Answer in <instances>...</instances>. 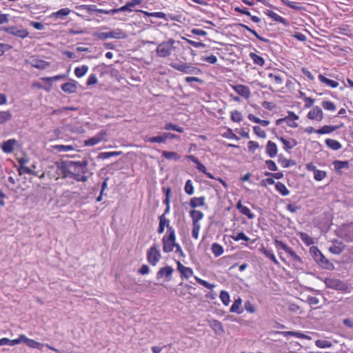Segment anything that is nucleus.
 I'll use <instances>...</instances> for the list:
<instances>
[{
    "label": "nucleus",
    "mask_w": 353,
    "mask_h": 353,
    "mask_svg": "<svg viewBox=\"0 0 353 353\" xmlns=\"http://www.w3.org/2000/svg\"><path fill=\"white\" fill-rule=\"evenodd\" d=\"M315 345L319 348L330 347L332 343L327 340L317 339L315 341Z\"/></svg>",
    "instance_id": "5fc2aeb1"
},
{
    "label": "nucleus",
    "mask_w": 353,
    "mask_h": 353,
    "mask_svg": "<svg viewBox=\"0 0 353 353\" xmlns=\"http://www.w3.org/2000/svg\"><path fill=\"white\" fill-rule=\"evenodd\" d=\"M170 66L172 68L185 74H194L199 75L202 73V70L200 68H196L192 64H188L182 61L171 62L170 63Z\"/></svg>",
    "instance_id": "39448f33"
},
{
    "label": "nucleus",
    "mask_w": 353,
    "mask_h": 353,
    "mask_svg": "<svg viewBox=\"0 0 353 353\" xmlns=\"http://www.w3.org/2000/svg\"><path fill=\"white\" fill-rule=\"evenodd\" d=\"M325 143L329 148L333 150H339L342 148V145L339 141L330 138L325 140Z\"/></svg>",
    "instance_id": "473e14b6"
},
{
    "label": "nucleus",
    "mask_w": 353,
    "mask_h": 353,
    "mask_svg": "<svg viewBox=\"0 0 353 353\" xmlns=\"http://www.w3.org/2000/svg\"><path fill=\"white\" fill-rule=\"evenodd\" d=\"M79 9L86 10L90 14H92L94 12H96V10H97L96 5H81Z\"/></svg>",
    "instance_id": "0e129e2a"
},
{
    "label": "nucleus",
    "mask_w": 353,
    "mask_h": 353,
    "mask_svg": "<svg viewBox=\"0 0 353 353\" xmlns=\"http://www.w3.org/2000/svg\"><path fill=\"white\" fill-rule=\"evenodd\" d=\"M81 163V173L83 174L82 175H85V174L88 172V165L89 164L87 157H84Z\"/></svg>",
    "instance_id": "338daca9"
},
{
    "label": "nucleus",
    "mask_w": 353,
    "mask_h": 353,
    "mask_svg": "<svg viewBox=\"0 0 353 353\" xmlns=\"http://www.w3.org/2000/svg\"><path fill=\"white\" fill-rule=\"evenodd\" d=\"M265 152L270 158L275 157L278 152L276 144L272 141H268L266 144Z\"/></svg>",
    "instance_id": "b1692460"
},
{
    "label": "nucleus",
    "mask_w": 353,
    "mask_h": 353,
    "mask_svg": "<svg viewBox=\"0 0 353 353\" xmlns=\"http://www.w3.org/2000/svg\"><path fill=\"white\" fill-rule=\"evenodd\" d=\"M318 77L321 83L325 84L326 85H327L329 87L335 88L339 86V83L337 81L330 79L321 74H320Z\"/></svg>",
    "instance_id": "f704fd0d"
},
{
    "label": "nucleus",
    "mask_w": 353,
    "mask_h": 353,
    "mask_svg": "<svg viewBox=\"0 0 353 353\" xmlns=\"http://www.w3.org/2000/svg\"><path fill=\"white\" fill-rule=\"evenodd\" d=\"M68 78L67 74H58L54 77H43L42 78V80L44 83L48 84V87H46L44 89L50 92L52 87V83L54 81H59V80H65Z\"/></svg>",
    "instance_id": "ddd939ff"
},
{
    "label": "nucleus",
    "mask_w": 353,
    "mask_h": 353,
    "mask_svg": "<svg viewBox=\"0 0 353 353\" xmlns=\"http://www.w3.org/2000/svg\"><path fill=\"white\" fill-rule=\"evenodd\" d=\"M336 130V128L334 125H323V127L316 130V133L319 134H330Z\"/></svg>",
    "instance_id": "c03bdc74"
},
{
    "label": "nucleus",
    "mask_w": 353,
    "mask_h": 353,
    "mask_svg": "<svg viewBox=\"0 0 353 353\" xmlns=\"http://www.w3.org/2000/svg\"><path fill=\"white\" fill-rule=\"evenodd\" d=\"M12 119V114L10 110L0 111V125L3 124Z\"/></svg>",
    "instance_id": "79ce46f5"
},
{
    "label": "nucleus",
    "mask_w": 353,
    "mask_h": 353,
    "mask_svg": "<svg viewBox=\"0 0 353 353\" xmlns=\"http://www.w3.org/2000/svg\"><path fill=\"white\" fill-rule=\"evenodd\" d=\"M21 342L26 343L31 348H35L39 350H41L44 346V344L37 342L34 339H29L25 334H21Z\"/></svg>",
    "instance_id": "2eb2a0df"
},
{
    "label": "nucleus",
    "mask_w": 353,
    "mask_h": 353,
    "mask_svg": "<svg viewBox=\"0 0 353 353\" xmlns=\"http://www.w3.org/2000/svg\"><path fill=\"white\" fill-rule=\"evenodd\" d=\"M18 172L20 175H22L23 174H32V175H34V176L37 175L36 172L33 171L30 168L25 166V165L22 166V167H19L18 168Z\"/></svg>",
    "instance_id": "e2e57ef3"
},
{
    "label": "nucleus",
    "mask_w": 353,
    "mask_h": 353,
    "mask_svg": "<svg viewBox=\"0 0 353 353\" xmlns=\"http://www.w3.org/2000/svg\"><path fill=\"white\" fill-rule=\"evenodd\" d=\"M332 165L334 167L335 171L339 174H342V169H350V162L348 161H340V160H335L332 162Z\"/></svg>",
    "instance_id": "aec40b11"
},
{
    "label": "nucleus",
    "mask_w": 353,
    "mask_h": 353,
    "mask_svg": "<svg viewBox=\"0 0 353 353\" xmlns=\"http://www.w3.org/2000/svg\"><path fill=\"white\" fill-rule=\"evenodd\" d=\"M241 303L242 300L240 297L235 299L230 309V312L239 314H241L243 312V310L241 308Z\"/></svg>",
    "instance_id": "2f4dec72"
},
{
    "label": "nucleus",
    "mask_w": 353,
    "mask_h": 353,
    "mask_svg": "<svg viewBox=\"0 0 353 353\" xmlns=\"http://www.w3.org/2000/svg\"><path fill=\"white\" fill-rule=\"evenodd\" d=\"M158 247L157 244H154L148 250L146 253L147 261L152 266H155L161 259V254Z\"/></svg>",
    "instance_id": "423d86ee"
},
{
    "label": "nucleus",
    "mask_w": 353,
    "mask_h": 353,
    "mask_svg": "<svg viewBox=\"0 0 353 353\" xmlns=\"http://www.w3.org/2000/svg\"><path fill=\"white\" fill-rule=\"evenodd\" d=\"M141 2L142 0H131L130 1L127 2L124 6H121V8L123 12H132L133 11L132 8L141 4Z\"/></svg>",
    "instance_id": "ea45409f"
},
{
    "label": "nucleus",
    "mask_w": 353,
    "mask_h": 353,
    "mask_svg": "<svg viewBox=\"0 0 353 353\" xmlns=\"http://www.w3.org/2000/svg\"><path fill=\"white\" fill-rule=\"evenodd\" d=\"M163 250L165 253H169L173 251L176 245L175 232L170 234H165L162 238Z\"/></svg>",
    "instance_id": "0eeeda50"
},
{
    "label": "nucleus",
    "mask_w": 353,
    "mask_h": 353,
    "mask_svg": "<svg viewBox=\"0 0 353 353\" xmlns=\"http://www.w3.org/2000/svg\"><path fill=\"white\" fill-rule=\"evenodd\" d=\"M54 150L57 152H66L74 150V146L72 145H54L52 146Z\"/></svg>",
    "instance_id": "603ef678"
},
{
    "label": "nucleus",
    "mask_w": 353,
    "mask_h": 353,
    "mask_svg": "<svg viewBox=\"0 0 353 353\" xmlns=\"http://www.w3.org/2000/svg\"><path fill=\"white\" fill-rule=\"evenodd\" d=\"M122 154H123V152L121 151L103 152H100L98 154L97 158L100 159H108L110 157H115L120 156Z\"/></svg>",
    "instance_id": "c9c22d12"
},
{
    "label": "nucleus",
    "mask_w": 353,
    "mask_h": 353,
    "mask_svg": "<svg viewBox=\"0 0 353 353\" xmlns=\"http://www.w3.org/2000/svg\"><path fill=\"white\" fill-rule=\"evenodd\" d=\"M163 129L165 130H174L180 133H183L184 132V130L182 127L175 125L171 122L166 123L163 127Z\"/></svg>",
    "instance_id": "09e8293b"
},
{
    "label": "nucleus",
    "mask_w": 353,
    "mask_h": 353,
    "mask_svg": "<svg viewBox=\"0 0 353 353\" xmlns=\"http://www.w3.org/2000/svg\"><path fill=\"white\" fill-rule=\"evenodd\" d=\"M235 92L240 96L245 99H248L250 97V88L244 85H236L233 87Z\"/></svg>",
    "instance_id": "5701e85b"
},
{
    "label": "nucleus",
    "mask_w": 353,
    "mask_h": 353,
    "mask_svg": "<svg viewBox=\"0 0 353 353\" xmlns=\"http://www.w3.org/2000/svg\"><path fill=\"white\" fill-rule=\"evenodd\" d=\"M174 270L170 265H166L161 268L157 272L156 278L157 280L164 279V281H170Z\"/></svg>",
    "instance_id": "1a4fd4ad"
},
{
    "label": "nucleus",
    "mask_w": 353,
    "mask_h": 353,
    "mask_svg": "<svg viewBox=\"0 0 353 353\" xmlns=\"http://www.w3.org/2000/svg\"><path fill=\"white\" fill-rule=\"evenodd\" d=\"M21 343V334L18 339L11 340L8 338H2L0 339V346L1 345H10L13 346Z\"/></svg>",
    "instance_id": "58836bf2"
},
{
    "label": "nucleus",
    "mask_w": 353,
    "mask_h": 353,
    "mask_svg": "<svg viewBox=\"0 0 353 353\" xmlns=\"http://www.w3.org/2000/svg\"><path fill=\"white\" fill-rule=\"evenodd\" d=\"M162 156L168 160L178 161L181 159V155L176 152L162 151Z\"/></svg>",
    "instance_id": "4c0bfd02"
},
{
    "label": "nucleus",
    "mask_w": 353,
    "mask_h": 353,
    "mask_svg": "<svg viewBox=\"0 0 353 353\" xmlns=\"http://www.w3.org/2000/svg\"><path fill=\"white\" fill-rule=\"evenodd\" d=\"M210 327L213 330L214 333L217 335H223L225 333V330L222 323L216 319L208 320Z\"/></svg>",
    "instance_id": "dca6fc26"
},
{
    "label": "nucleus",
    "mask_w": 353,
    "mask_h": 353,
    "mask_svg": "<svg viewBox=\"0 0 353 353\" xmlns=\"http://www.w3.org/2000/svg\"><path fill=\"white\" fill-rule=\"evenodd\" d=\"M211 250L216 257L221 256L224 252L223 246L217 243H214L212 245Z\"/></svg>",
    "instance_id": "49530a36"
},
{
    "label": "nucleus",
    "mask_w": 353,
    "mask_h": 353,
    "mask_svg": "<svg viewBox=\"0 0 353 353\" xmlns=\"http://www.w3.org/2000/svg\"><path fill=\"white\" fill-rule=\"evenodd\" d=\"M92 36L95 39L101 41H105L107 39H126L128 37L126 33L120 28H117L107 32H94L92 34Z\"/></svg>",
    "instance_id": "7ed1b4c3"
},
{
    "label": "nucleus",
    "mask_w": 353,
    "mask_h": 353,
    "mask_svg": "<svg viewBox=\"0 0 353 353\" xmlns=\"http://www.w3.org/2000/svg\"><path fill=\"white\" fill-rule=\"evenodd\" d=\"M156 51L158 57L165 58L171 54L172 49L170 48V44L163 41L158 45Z\"/></svg>",
    "instance_id": "f8f14e48"
},
{
    "label": "nucleus",
    "mask_w": 353,
    "mask_h": 353,
    "mask_svg": "<svg viewBox=\"0 0 353 353\" xmlns=\"http://www.w3.org/2000/svg\"><path fill=\"white\" fill-rule=\"evenodd\" d=\"M249 56L252 59L254 64L260 66H263L265 65V59L262 57L256 54L254 52H250Z\"/></svg>",
    "instance_id": "37998d69"
},
{
    "label": "nucleus",
    "mask_w": 353,
    "mask_h": 353,
    "mask_svg": "<svg viewBox=\"0 0 353 353\" xmlns=\"http://www.w3.org/2000/svg\"><path fill=\"white\" fill-rule=\"evenodd\" d=\"M324 283L328 288L341 291L342 292L350 293V288L347 283L338 279L325 278Z\"/></svg>",
    "instance_id": "20e7f679"
},
{
    "label": "nucleus",
    "mask_w": 353,
    "mask_h": 353,
    "mask_svg": "<svg viewBox=\"0 0 353 353\" xmlns=\"http://www.w3.org/2000/svg\"><path fill=\"white\" fill-rule=\"evenodd\" d=\"M231 237L235 241H238L240 240H243L245 241H250V238L243 232H239L236 234V235H235V236L233 235Z\"/></svg>",
    "instance_id": "680f3d73"
},
{
    "label": "nucleus",
    "mask_w": 353,
    "mask_h": 353,
    "mask_svg": "<svg viewBox=\"0 0 353 353\" xmlns=\"http://www.w3.org/2000/svg\"><path fill=\"white\" fill-rule=\"evenodd\" d=\"M185 158L187 159H189L192 162L194 163L195 164H196V168L200 171L202 173H205V171L207 170L206 168L205 167V165L201 163L200 162V161L199 160V159L193 155H186L185 156Z\"/></svg>",
    "instance_id": "72a5a7b5"
},
{
    "label": "nucleus",
    "mask_w": 353,
    "mask_h": 353,
    "mask_svg": "<svg viewBox=\"0 0 353 353\" xmlns=\"http://www.w3.org/2000/svg\"><path fill=\"white\" fill-rule=\"evenodd\" d=\"M159 223L157 229L158 234H163L165 231V228H167L166 234H170L175 232L172 226L170 225V220L161 214L159 216Z\"/></svg>",
    "instance_id": "9d476101"
},
{
    "label": "nucleus",
    "mask_w": 353,
    "mask_h": 353,
    "mask_svg": "<svg viewBox=\"0 0 353 353\" xmlns=\"http://www.w3.org/2000/svg\"><path fill=\"white\" fill-rule=\"evenodd\" d=\"M263 12L267 16L273 19L274 21H275L276 22H279V23L283 24L285 26H288L290 25L289 21L286 19L278 15L276 13L274 12L272 10H266Z\"/></svg>",
    "instance_id": "6ab92c4d"
},
{
    "label": "nucleus",
    "mask_w": 353,
    "mask_h": 353,
    "mask_svg": "<svg viewBox=\"0 0 353 353\" xmlns=\"http://www.w3.org/2000/svg\"><path fill=\"white\" fill-rule=\"evenodd\" d=\"M17 143V141L14 139H8L3 142L1 150L6 154L12 153L14 151V146Z\"/></svg>",
    "instance_id": "4be33fe9"
},
{
    "label": "nucleus",
    "mask_w": 353,
    "mask_h": 353,
    "mask_svg": "<svg viewBox=\"0 0 353 353\" xmlns=\"http://www.w3.org/2000/svg\"><path fill=\"white\" fill-rule=\"evenodd\" d=\"M0 30L21 39H25L29 35V32L26 29L19 30L17 26H14L8 27L2 26L0 28Z\"/></svg>",
    "instance_id": "6e6552de"
},
{
    "label": "nucleus",
    "mask_w": 353,
    "mask_h": 353,
    "mask_svg": "<svg viewBox=\"0 0 353 353\" xmlns=\"http://www.w3.org/2000/svg\"><path fill=\"white\" fill-rule=\"evenodd\" d=\"M274 245L278 250H283L286 253L291 249L286 243L276 238L274 239Z\"/></svg>",
    "instance_id": "864d4df0"
},
{
    "label": "nucleus",
    "mask_w": 353,
    "mask_h": 353,
    "mask_svg": "<svg viewBox=\"0 0 353 353\" xmlns=\"http://www.w3.org/2000/svg\"><path fill=\"white\" fill-rule=\"evenodd\" d=\"M322 107L327 110L334 111L336 110L335 104L330 101H323L321 103Z\"/></svg>",
    "instance_id": "69168bd1"
},
{
    "label": "nucleus",
    "mask_w": 353,
    "mask_h": 353,
    "mask_svg": "<svg viewBox=\"0 0 353 353\" xmlns=\"http://www.w3.org/2000/svg\"><path fill=\"white\" fill-rule=\"evenodd\" d=\"M288 7L294 9L296 11H305L306 9L303 6H298L296 2L290 1L288 0H281Z\"/></svg>",
    "instance_id": "a19ab883"
},
{
    "label": "nucleus",
    "mask_w": 353,
    "mask_h": 353,
    "mask_svg": "<svg viewBox=\"0 0 353 353\" xmlns=\"http://www.w3.org/2000/svg\"><path fill=\"white\" fill-rule=\"evenodd\" d=\"M205 196L193 197L190 199L189 205L192 208H193L192 210H194V208L197 207L204 206L205 204Z\"/></svg>",
    "instance_id": "cd10ccee"
},
{
    "label": "nucleus",
    "mask_w": 353,
    "mask_h": 353,
    "mask_svg": "<svg viewBox=\"0 0 353 353\" xmlns=\"http://www.w3.org/2000/svg\"><path fill=\"white\" fill-rule=\"evenodd\" d=\"M307 117L310 120L321 121L323 118V113L320 107L314 106L313 108L307 113Z\"/></svg>",
    "instance_id": "4468645a"
},
{
    "label": "nucleus",
    "mask_w": 353,
    "mask_h": 353,
    "mask_svg": "<svg viewBox=\"0 0 353 353\" xmlns=\"http://www.w3.org/2000/svg\"><path fill=\"white\" fill-rule=\"evenodd\" d=\"M310 253L315 262L323 269L333 270L334 266L320 251L316 246H312L310 248Z\"/></svg>",
    "instance_id": "f03ea898"
},
{
    "label": "nucleus",
    "mask_w": 353,
    "mask_h": 353,
    "mask_svg": "<svg viewBox=\"0 0 353 353\" xmlns=\"http://www.w3.org/2000/svg\"><path fill=\"white\" fill-rule=\"evenodd\" d=\"M179 139L180 136L170 132H163L161 134L156 137H150L148 141L150 143H165L167 139Z\"/></svg>",
    "instance_id": "9b49d317"
},
{
    "label": "nucleus",
    "mask_w": 353,
    "mask_h": 353,
    "mask_svg": "<svg viewBox=\"0 0 353 353\" xmlns=\"http://www.w3.org/2000/svg\"><path fill=\"white\" fill-rule=\"evenodd\" d=\"M54 164L57 168V173L61 174L63 179L70 178L78 182H86L88 179L86 175H81L80 173L70 170L69 168L71 167L70 161H57Z\"/></svg>",
    "instance_id": "f257e3e1"
},
{
    "label": "nucleus",
    "mask_w": 353,
    "mask_h": 353,
    "mask_svg": "<svg viewBox=\"0 0 353 353\" xmlns=\"http://www.w3.org/2000/svg\"><path fill=\"white\" fill-rule=\"evenodd\" d=\"M275 188L282 196H287L289 194L290 191L286 188L285 184L281 182H277L275 183Z\"/></svg>",
    "instance_id": "a18cd8bd"
},
{
    "label": "nucleus",
    "mask_w": 353,
    "mask_h": 353,
    "mask_svg": "<svg viewBox=\"0 0 353 353\" xmlns=\"http://www.w3.org/2000/svg\"><path fill=\"white\" fill-rule=\"evenodd\" d=\"M341 231L345 241L353 242V222L343 225Z\"/></svg>",
    "instance_id": "f3484780"
},
{
    "label": "nucleus",
    "mask_w": 353,
    "mask_h": 353,
    "mask_svg": "<svg viewBox=\"0 0 353 353\" xmlns=\"http://www.w3.org/2000/svg\"><path fill=\"white\" fill-rule=\"evenodd\" d=\"M230 118L233 122L236 123H240L243 120L242 114L238 110H234L231 112Z\"/></svg>",
    "instance_id": "6e6d98bb"
},
{
    "label": "nucleus",
    "mask_w": 353,
    "mask_h": 353,
    "mask_svg": "<svg viewBox=\"0 0 353 353\" xmlns=\"http://www.w3.org/2000/svg\"><path fill=\"white\" fill-rule=\"evenodd\" d=\"M190 216L192 220V224H200L199 221L203 218V213L200 210H192Z\"/></svg>",
    "instance_id": "7c9ffc66"
},
{
    "label": "nucleus",
    "mask_w": 353,
    "mask_h": 353,
    "mask_svg": "<svg viewBox=\"0 0 353 353\" xmlns=\"http://www.w3.org/2000/svg\"><path fill=\"white\" fill-rule=\"evenodd\" d=\"M184 190L185 193L188 195H192L194 194V188L190 179L185 182Z\"/></svg>",
    "instance_id": "052dcab7"
},
{
    "label": "nucleus",
    "mask_w": 353,
    "mask_h": 353,
    "mask_svg": "<svg viewBox=\"0 0 353 353\" xmlns=\"http://www.w3.org/2000/svg\"><path fill=\"white\" fill-rule=\"evenodd\" d=\"M327 176V172L323 170H316L314 172V178L316 181H322L323 179L325 178Z\"/></svg>",
    "instance_id": "bf43d9fd"
},
{
    "label": "nucleus",
    "mask_w": 353,
    "mask_h": 353,
    "mask_svg": "<svg viewBox=\"0 0 353 353\" xmlns=\"http://www.w3.org/2000/svg\"><path fill=\"white\" fill-rule=\"evenodd\" d=\"M88 70V66L83 65L81 67H77L74 69V74L78 77L81 78L83 77Z\"/></svg>",
    "instance_id": "8fccbe9b"
},
{
    "label": "nucleus",
    "mask_w": 353,
    "mask_h": 353,
    "mask_svg": "<svg viewBox=\"0 0 353 353\" xmlns=\"http://www.w3.org/2000/svg\"><path fill=\"white\" fill-rule=\"evenodd\" d=\"M139 12H141V13H143L145 17H157V18H161V19H165V18L166 17V14L163 12H149L148 11H144V10H139Z\"/></svg>",
    "instance_id": "de8ad7c7"
},
{
    "label": "nucleus",
    "mask_w": 353,
    "mask_h": 353,
    "mask_svg": "<svg viewBox=\"0 0 353 353\" xmlns=\"http://www.w3.org/2000/svg\"><path fill=\"white\" fill-rule=\"evenodd\" d=\"M260 250L267 258L270 259L275 265H279V262L276 259L272 250H268L263 247Z\"/></svg>",
    "instance_id": "e433bc0d"
},
{
    "label": "nucleus",
    "mask_w": 353,
    "mask_h": 353,
    "mask_svg": "<svg viewBox=\"0 0 353 353\" xmlns=\"http://www.w3.org/2000/svg\"><path fill=\"white\" fill-rule=\"evenodd\" d=\"M30 63L32 67L39 70H43L50 65L49 62L39 59H32Z\"/></svg>",
    "instance_id": "bb28decb"
},
{
    "label": "nucleus",
    "mask_w": 353,
    "mask_h": 353,
    "mask_svg": "<svg viewBox=\"0 0 353 353\" xmlns=\"http://www.w3.org/2000/svg\"><path fill=\"white\" fill-rule=\"evenodd\" d=\"M220 299L222 301V303L225 305H228L230 301V294L229 293L225 291V290H222L220 293Z\"/></svg>",
    "instance_id": "13d9d810"
},
{
    "label": "nucleus",
    "mask_w": 353,
    "mask_h": 353,
    "mask_svg": "<svg viewBox=\"0 0 353 353\" xmlns=\"http://www.w3.org/2000/svg\"><path fill=\"white\" fill-rule=\"evenodd\" d=\"M236 208L242 214L246 216L249 219L254 218V214H253L248 207L244 206L242 204L241 201H239L237 202Z\"/></svg>",
    "instance_id": "393cba45"
},
{
    "label": "nucleus",
    "mask_w": 353,
    "mask_h": 353,
    "mask_svg": "<svg viewBox=\"0 0 353 353\" xmlns=\"http://www.w3.org/2000/svg\"><path fill=\"white\" fill-rule=\"evenodd\" d=\"M253 131L256 135H257L259 137L261 138H265L266 137V133L265 130L261 129V127L256 125L253 127Z\"/></svg>",
    "instance_id": "774afa93"
},
{
    "label": "nucleus",
    "mask_w": 353,
    "mask_h": 353,
    "mask_svg": "<svg viewBox=\"0 0 353 353\" xmlns=\"http://www.w3.org/2000/svg\"><path fill=\"white\" fill-rule=\"evenodd\" d=\"M70 9L68 8H61L58 11L52 13L50 17L64 19L70 13Z\"/></svg>",
    "instance_id": "c756f323"
},
{
    "label": "nucleus",
    "mask_w": 353,
    "mask_h": 353,
    "mask_svg": "<svg viewBox=\"0 0 353 353\" xmlns=\"http://www.w3.org/2000/svg\"><path fill=\"white\" fill-rule=\"evenodd\" d=\"M77 81L72 80L70 82H67L61 85V90L67 94H73L77 90Z\"/></svg>",
    "instance_id": "a211bd4d"
},
{
    "label": "nucleus",
    "mask_w": 353,
    "mask_h": 353,
    "mask_svg": "<svg viewBox=\"0 0 353 353\" xmlns=\"http://www.w3.org/2000/svg\"><path fill=\"white\" fill-rule=\"evenodd\" d=\"M222 137L230 139L239 140V137H237L232 131L231 128H228L226 132L222 134Z\"/></svg>",
    "instance_id": "4d7b16f0"
},
{
    "label": "nucleus",
    "mask_w": 353,
    "mask_h": 353,
    "mask_svg": "<svg viewBox=\"0 0 353 353\" xmlns=\"http://www.w3.org/2000/svg\"><path fill=\"white\" fill-rule=\"evenodd\" d=\"M105 134V132L103 130H101L100 132H99L94 137L85 140L84 141V145L92 146V145H94L99 143L100 141H102L103 137Z\"/></svg>",
    "instance_id": "412c9836"
},
{
    "label": "nucleus",
    "mask_w": 353,
    "mask_h": 353,
    "mask_svg": "<svg viewBox=\"0 0 353 353\" xmlns=\"http://www.w3.org/2000/svg\"><path fill=\"white\" fill-rule=\"evenodd\" d=\"M278 162L281 163V166L284 168L296 165V161L293 159H287L282 154H280L278 156Z\"/></svg>",
    "instance_id": "c85d7f7f"
},
{
    "label": "nucleus",
    "mask_w": 353,
    "mask_h": 353,
    "mask_svg": "<svg viewBox=\"0 0 353 353\" xmlns=\"http://www.w3.org/2000/svg\"><path fill=\"white\" fill-rule=\"evenodd\" d=\"M276 137L283 144V148L286 151L290 150L291 149H292L294 147H295L298 144L297 141L296 139H291L290 141H288V140L285 139L283 137H278V136H276Z\"/></svg>",
    "instance_id": "a878e982"
},
{
    "label": "nucleus",
    "mask_w": 353,
    "mask_h": 353,
    "mask_svg": "<svg viewBox=\"0 0 353 353\" xmlns=\"http://www.w3.org/2000/svg\"><path fill=\"white\" fill-rule=\"evenodd\" d=\"M299 236L301 241L308 246L314 243V239L312 237H310L307 233L301 232Z\"/></svg>",
    "instance_id": "3c124183"
}]
</instances>
